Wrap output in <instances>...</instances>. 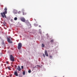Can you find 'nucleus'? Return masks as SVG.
I'll list each match as a JSON object with an SVG mask.
<instances>
[{"label":"nucleus","mask_w":77,"mask_h":77,"mask_svg":"<svg viewBox=\"0 0 77 77\" xmlns=\"http://www.w3.org/2000/svg\"><path fill=\"white\" fill-rule=\"evenodd\" d=\"M7 11H5L4 12H3V13H1V15H2V17L3 18H5H5H6V15L5 14H7Z\"/></svg>","instance_id":"obj_1"},{"label":"nucleus","mask_w":77,"mask_h":77,"mask_svg":"<svg viewBox=\"0 0 77 77\" xmlns=\"http://www.w3.org/2000/svg\"><path fill=\"white\" fill-rule=\"evenodd\" d=\"M7 11H5L4 12H3V13H1V15H2V17L3 18H5H5H6V15L5 14H7Z\"/></svg>","instance_id":"obj_2"},{"label":"nucleus","mask_w":77,"mask_h":77,"mask_svg":"<svg viewBox=\"0 0 77 77\" xmlns=\"http://www.w3.org/2000/svg\"><path fill=\"white\" fill-rule=\"evenodd\" d=\"M10 59L11 61H12V62H14V61H15V60H14V57H13L12 55H10Z\"/></svg>","instance_id":"obj_3"},{"label":"nucleus","mask_w":77,"mask_h":77,"mask_svg":"<svg viewBox=\"0 0 77 77\" xmlns=\"http://www.w3.org/2000/svg\"><path fill=\"white\" fill-rule=\"evenodd\" d=\"M21 47H22V44L21 43H19L17 47L18 50H20Z\"/></svg>","instance_id":"obj_4"},{"label":"nucleus","mask_w":77,"mask_h":77,"mask_svg":"<svg viewBox=\"0 0 77 77\" xmlns=\"http://www.w3.org/2000/svg\"><path fill=\"white\" fill-rule=\"evenodd\" d=\"M7 41L9 43H12V41H11V39L9 38H7Z\"/></svg>","instance_id":"obj_5"},{"label":"nucleus","mask_w":77,"mask_h":77,"mask_svg":"<svg viewBox=\"0 0 77 77\" xmlns=\"http://www.w3.org/2000/svg\"><path fill=\"white\" fill-rule=\"evenodd\" d=\"M45 56H46L48 57V53H47V51L45 50Z\"/></svg>","instance_id":"obj_6"},{"label":"nucleus","mask_w":77,"mask_h":77,"mask_svg":"<svg viewBox=\"0 0 77 77\" xmlns=\"http://www.w3.org/2000/svg\"><path fill=\"white\" fill-rule=\"evenodd\" d=\"M20 20L22 21H23V22H25L26 21V20H25V19H24V18L23 17H21L20 18Z\"/></svg>","instance_id":"obj_7"},{"label":"nucleus","mask_w":77,"mask_h":77,"mask_svg":"<svg viewBox=\"0 0 77 77\" xmlns=\"http://www.w3.org/2000/svg\"><path fill=\"white\" fill-rule=\"evenodd\" d=\"M18 71H20L21 70V68L20 67V66H18V68H17Z\"/></svg>","instance_id":"obj_8"},{"label":"nucleus","mask_w":77,"mask_h":77,"mask_svg":"<svg viewBox=\"0 0 77 77\" xmlns=\"http://www.w3.org/2000/svg\"><path fill=\"white\" fill-rule=\"evenodd\" d=\"M14 75H16V76H18V73H17V72H14Z\"/></svg>","instance_id":"obj_9"},{"label":"nucleus","mask_w":77,"mask_h":77,"mask_svg":"<svg viewBox=\"0 0 77 77\" xmlns=\"http://www.w3.org/2000/svg\"><path fill=\"white\" fill-rule=\"evenodd\" d=\"M45 47V45L44 44H42V47L44 48Z\"/></svg>","instance_id":"obj_10"},{"label":"nucleus","mask_w":77,"mask_h":77,"mask_svg":"<svg viewBox=\"0 0 77 77\" xmlns=\"http://www.w3.org/2000/svg\"><path fill=\"white\" fill-rule=\"evenodd\" d=\"M4 10L5 11H7V10H8V9H7V8L6 7L4 9Z\"/></svg>","instance_id":"obj_11"},{"label":"nucleus","mask_w":77,"mask_h":77,"mask_svg":"<svg viewBox=\"0 0 77 77\" xmlns=\"http://www.w3.org/2000/svg\"><path fill=\"white\" fill-rule=\"evenodd\" d=\"M15 11H16V12L15 13L17 14V11L15 10H14V12H15Z\"/></svg>","instance_id":"obj_12"},{"label":"nucleus","mask_w":77,"mask_h":77,"mask_svg":"<svg viewBox=\"0 0 77 77\" xmlns=\"http://www.w3.org/2000/svg\"><path fill=\"white\" fill-rule=\"evenodd\" d=\"M23 75H24L25 74H26V72H25V71H23Z\"/></svg>","instance_id":"obj_13"},{"label":"nucleus","mask_w":77,"mask_h":77,"mask_svg":"<svg viewBox=\"0 0 77 77\" xmlns=\"http://www.w3.org/2000/svg\"><path fill=\"white\" fill-rule=\"evenodd\" d=\"M14 20H17V17H15L14 18Z\"/></svg>","instance_id":"obj_14"},{"label":"nucleus","mask_w":77,"mask_h":77,"mask_svg":"<svg viewBox=\"0 0 77 77\" xmlns=\"http://www.w3.org/2000/svg\"><path fill=\"white\" fill-rule=\"evenodd\" d=\"M50 59H52V58H53V56H50Z\"/></svg>","instance_id":"obj_15"},{"label":"nucleus","mask_w":77,"mask_h":77,"mask_svg":"<svg viewBox=\"0 0 77 77\" xmlns=\"http://www.w3.org/2000/svg\"><path fill=\"white\" fill-rule=\"evenodd\" d=\"M43 56L44 57H45V54H43Z\"/></svg>","instance_id":"obj_16"},{"label":"nucleus","mask_w":77,"mask_h":77,"mask_svg":"<svg viewBox=\"0 0 77 77\" xmlns=\"http://www.w3.org/2000/svg\"><path fill=\"white\" fill-rule=\"evenodd\" d=\"M34 25L35 26H38V25L37 24H34Z\"/></svg>","instance_id":"obj_17"},{"label":"nucleus","mask_w":77,"mask_h":77,"mask_svg":"<svg viewBox=\"0 0 77 77\" xmlns=\"http://www.w3.org/2000/svg\"><path fill=\"white\" fill-rule=\"evenodd\" d=\"M28 72H29V73H30V72H31V70H29Z\"/></svg>","instance_id":"obj_18"},{"label":"nucleus","mask_w":77,"mask_h":77,"mask_svg":"<svg viewBox=\"0 0 77 77\" xmlns=\"http://www.w3.org/2000/svg\"><path fill=\"white\" fill-rule=\"evenodd\" d=\"M53 41H54L53 40H51V42H53Z\"/></svg>","instance_id":"obj_19"},{"label":"nucleus","mask_w":77,"mask_h":77,"mask_svg":"<svg viewBox=\"0 0 77 77\" xmlns=\"http://www.w3.org/2000/svg\"><path fill=\"white\" fill-rule=\"evenodd\" d=\"M8 68L9 70H11V68H10L9 67H8Z\"/></svg>","instance_id":"obj_20"},{"label":"nucleus","mask_w":77,"mask_h":77,"mask_svg":"<svg viewBox=\"0 0 77 77\" xmlns=\"http://www.w3.org/2000/svg\"><path fill=\"white\" fill-rule=\"evenodd\" d=\"M23 68H24V67H23V66H21V69H23Z\"/></svg>","instance_id":"obj_21"},{"label":"nucleus","mask_w":77,"mask_h":77,"mask_svg":"<svg viewBox=\"0 0 77 77\" xmlns=\"http://www.w3.org/2000/svg\"><path fill=\"white\" fill-rule=\"evenodd\" d=\"M25 14H26V13H24L23 12V15H25Z\"/></svg>","instance_id":"obj_22"},{"label":"nucleus","mask_w":77,"mask_h":77,"mask_svg":"<svg viewBox=\"0 0 77 77\" xmlns=\"http://www.w3.org/2000/svg\"><path fill=\"white\" fill-rule=\"evenodd\" d=\"M18 13L19 14H20V13H21V11H19L18 12Z\"/></svg>","instance_id":"obj_23"},{"label":"nucleus","mask_w":77,"mask_h":77,"mask_svg":"<svg viewBox=\"0 0 77 77\" xmlns=\"http://www.w3.org/2000/svg\"><path fill=\"white\" fill-rule=\"evenodd\" d=\"M39 27H41V26L39 25Z\"/></svg>","instance_id":"obj_24"},{"label":"nucleus","mask_w":77,"mask_h":77,"mask_svg":"<svg viewBox=\"0 0 77 77\" xmlns=\"http://www.w3.org/2000/svg\"><path fill=\"white\" fill-rule=\"evenodd\" d=\"M6 63H7L8 64V62H6Z\"/></svg>","instance_id":"obj_25"},{"label":"nucleus","mask_w":77,"mask_h":77,"mask_svg":"<svg viewBox=\"0 0 77 77\" xmlns=\"http://www.w3.org/2000/svg\"><path fill=\"white\" fill-rule=\"evenodd\" d=\"M35 21H36V20L35 19Z\"/></svg>","instance_id":"obj_26"},{"label":"nucleus","mask_w":77,"mask_h":77,"mask_svg":"<svg viewBox=\"0 0 77 77\" xmlns=\"http://www.w3.org/2000/svg\"><path fill=\"white\" fill-rule=\"evenodd\" d=\"M37 66H39L38 65H37Z\"/></svg>","instance_id":"obj_27"}]
</instances>
